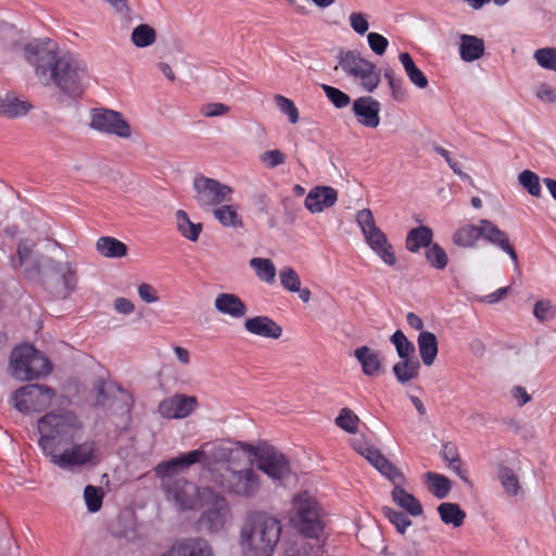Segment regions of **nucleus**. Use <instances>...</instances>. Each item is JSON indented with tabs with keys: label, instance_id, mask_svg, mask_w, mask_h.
<instances>
[{
	"label": "nucleus",
	"instance_id": "1",
	"mask_svg": "<svg viewBox=\"0 0 556 556\" xmlns=\"http://www.w3.org/2000/svg\"><path fill=\"white\" fill-rule=\"evenodd\" d=\"M24 56L35 67V74L42 85L55 84L63 92L73 96L83 91L86 66L74 54L61 51L54 41H31L25 46Z\"/></svg>",
	"mask_w": 556,
	"mask_h": 556
},
{
	"label": "nucleus",
	"instance_id": "2",
	"mask_svg": "<svg viewBox=\"0 0 556 556\" xmlns=\"http://www.w3.org/2000/svg\"><path fill=\"white\" fill-rule=\"evenodd\" d=\"M204 457L202 450H194L160 463L154 471L161 480L165 497L180 510H191L202 502V489L179 475L184 468L200 463Z\"/></svg>",
	"mask_w": 556,
	"mask_h": 556
},
{
	"label": "nucleus",
	"instance_id": "3",
	"mask_svg": "<svg viewBox=\"0 0 556 556\" xmlns=\"http://www.w3.org/2000/svg\"><path fill=\"white\" fill-rule=\"evenodd\" d=\"M281 535L280 521L262 511L250 514L239 533L243 556H273Z\"/></svg>",
	"mask_w": 556,
	"mask_h": 556
},
{
	"label": "nucleus",
	"instance_id": "4",
	"mask_svg": "<svg viewBox=\"0 0 556 556\" xmlns=\"http://www.w3.org/2000/svg\"><path fill=\"white\" fill-rule=\"evenodd\" d=\"M84 424L70 410L50 412L38 420L40 434L38 445L48 458L59 452V447L74 442L81 433Z\"/></svg>",
	"mask_w": 556,
	"mask_h": 556
},
{
	"label": "nucleus",
	"instance_id": "5",
	"mask_svg": "<svg viewBox=\"0 0 556 556\" xmlns=\"http://www.w3.org/2000/svg\"><path fill=\"white\" fill-rule=\"evenodd\" d=\"M355 450L394 484L392 500L395 504L414 517L422 514L424 510L420 502L401 486L405 480L403 473L378 448L367 444H359L355 446Z\"/></svg>",
	"mask_w": 556,
	"mask_h": 556
},
{
	"label": "nucleus",
	"instance_id": "6",
	"mask_svg": "<svg viewBox=\"0 0 556 556\" xmlns=\"http://www.w3.org/2000/svg\"><path fill=\"white\" fill-rule=\"evenodd\" d=\"M291 521L306 538L319 539L324 532V513L319 503L308 492L298 494L292 503Z\"/></svg>",
	"mask_w": 556,
	"mask_h": 556
},
{
	"label": "nucleus",
	"instance_id": "7",
	"mask_svg": "<svg viewBox=\"0 0 556 556\" xmlns=\"http://www.w3.org/2000/svg\"><path fill=\"white\" fill-rule=\"evenodd\" d=\"M50 462L64 470L74 471L83 468H93L102 460L101 445L96 440L73 443L61 453H55Z\"/></svg>",
	"mask_w": 556,
	"mask_h": 556
},
{
	"label": "nucleus",
	"instance_id": "8",
	"mask_svg": "<svg viewBox=\"0 0 556 556\" xmlns=\"http://www.w3.org/2000/svg\"><path fill=\"white\" fill-rule=\"evenodd\" d=\"M13 375L20 380H33L52 370L50 361L30 344H21L11 353Z\"/></svg>",
	"mask_w": 556,
	"mask_h": 556
},
{
	"label": "nucleus",
	"instance_id": "9",
	"mask_svg": "<svg viewBox=\"0 0 556 556\" xmlns=\"http://www.w3.org/2000/svg\"><path fill=\"white\" fill-rule=\"evenodd\" d=\"M338 58L344 73L357 80L365 91L372 92L377 89L381 74L371 61L354 50L341 51Z\"/></svg>",
	"mask_w": 556,
	"mask_h": 556
},
{
	"label": "nucleus",
	"instance_id": "10",
	"mask_svg": "<svg viewBox=\"0 0 556 556\" xmlns=\"http://www.w3.org/2000/svg\"><path fill=\"white\" fill-rule=\"evenodd\" d=\"M356 223L369 248L384 264L394 266L396 264V255L393 245L389 242L387 235L377 227L371 211L369 208L358 211L356 214Z\"/></svg>",
	"mask_w": 556,
	"mask_h": 556
},
{
	"label": "nucleus",
	"instance_id": "11",
	"mask_svg": "<svg viewBox=\"0 0 556 556\" xmlns=\"http://www.w3.org/2000/svg\"><path fill=\"white\" fill-rule=\"evenodd\" d=\"M215 482L224 491L245 498L255 496L261 486L260 476L252 467L235 470L227 465Z\"/></svg>",
	"mask_w": 556,
	"mask_h": 556
},
{
	"label": "nucleus",
	"instance_id": "12",
	"mask_svg": "<svg viewBox=\"0 0 556 556\" xmlns=\"http://www.w3.org/2000/svg\"><path fill=\"white\" fill-rule=\"evenodd\" d=\"M202 513L199 523L210 532H219L225 529L231 519V511L225 496L214 492L211 488L202 489Z\"/></svg>",
	"mask_w": 556,
	"mask_h": 556
},
{
	"label": "nucleus",
	"instance_id": "13",
	"mask_svg": "<svg viewBox=\"0 0 556 556\" xmlns=\"http://www.w3.org/2000/svg\"><path fill=\"white\" fill-rule=\"evenodd\" d=\"M194 200L203 211H212L219 204L230 202L233 189L220 181L198 175L193 179Z\"/></svg>",
	"mask_w": 556,
	"mask_h": 556
},
{
	"label": "nucleus",
	"instance_id": "14",
	"mask_svg": "<svg viewBox=\"0 0 556 556\" xmlns=\"http://www.w3.org/2000/svg\"><path fill=\"white\" fill-rule=\"evenodd\" d=\"M55 395L52 388L41 384H27L14 393V407L21 413H36L48 408Z\"/></svg>",
	"mask_w": 556,
	"mask_h": 556
},
{
	"label": "nucleus",
	"instance_id": "15",
	"mask_svg": "<svg viewBox=\"0 0 556 556\" xmlns=\"http://www.w3.org/2000/svg\"><path fill=\"white\" fill-rule=\"evenodd\" d=\"M90 127L99 132L127 139L131 136L129 124L124 119L122 113L99 108L90 112Z\"/></svg>",
	"mask_w": 556,
	"mask_h": 556
},
{
	"label": "nucleus",
	"instance_id": "16",
	"mask_svg": "<svg viewBox=\"0 0 556 556\" xmlns=\"http://www.w3.org/2000/svg\"><path fill=\"white\" fill-rule=\"evenodd\" d=\"M254 455L257 468L273 479H282L290 472L288 458L270 445L256 447Z\"/></svg>",
	"mask_w": 556,
	"mask_h": 556
},
{
	"label": "nucleus",
	"instance_id": "17",
	"mask_svg": "<svg viewBox=\"0 0 556 556\" xmlns=\"http://www.w3.org/2000/svg\"><path fill=\"white\" fill-rule=\"evenodd\" d=\"M197 407L195 396L175 394L161 401L157 410L163 418L182 419L190 416Z\"/></svg>",
	"mask_w": 556,
	"mask_h": 556
},
{
	"label": "nucleus",
	"instance_id": "18",
	"mask_svg": "<svg viewBox=\"0 0 556 556\" xmlns=\"http://www.w3.org/2000/svg\"><path fill=\"white\" fill-rule=\"evenodd\" d=\"M353 355L359 363L365 376L376 378L384 372V357L380 351L363 345L356 348Z\"/></svg>",
	"mask_w": 556,
	"mask_h": 556
},
{
	"label": "nucleus",
	"instance_id": "19",
	"mask_svg": "<svg viewBox=\"0 0 556 556\" xmlns=\"http://www.w3.org/2000/svg\"><path fill=\"white\" fill-rule=\"evenodd\" d=\"M162 556H214V552L206 540L188 538L174 543Z\"/></svg>",
	"mask_w": 556,
	"mask_h": 556
},
{
	"label": "nucleus",
	"instance_id": "20",
	"mask_svg": "<svg viewBox=\"0 0 556 556\" xmlns=\"http://www.w3.org/2000/svg\"><path fill=\"white\" fill-rule=\"evenodd\" d=\"M353 113L363 126L376 128L380 123V103L371 97H361L353 102Z\"/></svg>",
	"mask_w": 556,
	"mask_h": 556
},
{
	"label": "nucleus",
	"instance_id": "21",
	"mask_svg": "<svg viewBox=\"0 0 556 556\" xmlns=\"http://www.w3.org/2000/svg\"><path fill=\"white\" fill-rule=\"evenodd\" d=\"M338 200V192L334 188L328 186H318L309 190L305 198V207L311 213H320L325 208L331 207Z\"/></svg>",
	"mask_w": 556,
	"mask_h": 556
},
{
	"label": "nucleus",
	"instance_id": "22",
	"mask_svg": "<svg viewBox=\"0 0 556 556\" xmlns=\"http://www.w3.org/2000/svg\"><path fill=\"white\" fill-rule=\"evenodd\" d=\"M244 329L249 333L268 339H279L282 334L281 326L265 315L247 318L244 320Z\"/></svg>",
	"mask_w": 556,
	"mask_h": 556
},
{
	"label": "nucleus",
	"instance_id": "23",
	"mask_svg": "<svg viewBox=\"0 0 556 556\" xmlns=\"http://www.w3.org/2000/svg\"><path fill=\"white\" fill-rule=\"evenodd\" d=\"M482 238L506 252L514 263L518 262L517 253L509 242L508 235L488 219H482Z\"/></svg>",
	"mask_w": 556,
	"mask_h": 556
},
{
	"label": "nucleus",
	"instance_id": "24",
	"mask_svg": "<svg viewBox=\"0 0 556 556\" xmlns=\"http://www.w3.org/2000/svg\"><path fill=\"white\" fill-rule=\"evenodd\" d=\"M215 309L233 319H241L247 315L245 303L235 293H219L214 301Z\"/></svg>",
	"mask_w": 556,
	"mask_h": 556
},
{
	"label": "nucleus",
	"instance_id": "25",
	"mask_svg": "<svg viewBox=\"0 0 556 556\" xmlns=\"http://www.w3.org/2000/svg\"><path fill=\"white\" fill-rule=\"evenodd\" d=\"M211 212L214 218L224 227L240 228L243 225L237 204L226 202L217 205Z\"/></svg>",
	"mask_w": 556,
	"mask_h": 556
},
{
	"label": "nucleus",
	"instance_id": "26",
	"mask_svg": "<svg viewBox=\"0 0 556 556\" xmlns=\"http://www.w3.org/2000/svg\"><path fill=\"white\" fill-rule=\"evenodd\" d=\"M485 46L481 38L472 35H462L459 54L465 62H472L484 54Z\"/></svg>",
	"mask_w": 556,
	"mask_h": 556
},
{
	"label": "nucleus",
	"instance_id": "27",
	"mask_svg": "<svg viewBox=\"0 0 556 556\" xmlns=\"http://www.w3.org/2000/svg\"><path fill=\"white\" fill-rule=\"evenodd\" d=\"M96 249L98 253L108 258H121L127 255V245L114 237H100L97 240Z\"/></svg>",
	"mask_w": 556,
	"mask_h": 556
},
{
	"label": "nucleus",
	"instance_id": "28",
	"mask_svg": "<svg viewBox=\"0 0 556 556\" xmlns=\"http://www.w3.org/2000/svg\"><path fill=\"white\" fill-rule=\"evenodd\" d=\"M433 232L428 226H418L409 230L405 247L412 253H417L421 248H428L432 243Z\"/></svg>",
	"mask_w": 556,
	"mask_h": 556
},
{
	"label": "nucleus",
	"instance_id": "29",
	"mask_svg": "<svg viewBox=\"0 0 556 556\" xmlns=\"http://www.w3.org/2000/svg\"><path fill=\"white\" fill-rule=\"evenodd\" d=\"M419 355L426 366H431L438 355V340L434 333L421 331L417 339Z\"/></svg>",
	"mask_w": 556,
	"mask_h": 556
},
{
	"label": "nucleus",
	"instance_id": "30",
	"mask_svg": "<svg viewBox=\"0 0 556 556\" xmlns=\"http://www.w3.org/2000/svg\"><path fill=\"white\" fill-rule=\"evenodd\" d=\"M30 109L31 104L29 102L22 101L13 96L0 99V115L8 118L25 116Z\"/></svg>",
	"mask_w": 556,
	"mask_h": 556
},
{
	"label": "nucleus",
	"instance_id": "31",
	"mask_svg": "<svg viewBox=\"0 0 556 556\" xmlns=\"http://www.w3.org/2000/svg\"><path fill=\"white\" fill-rule=\"evenodd\" d=\"M420 364L416 357L402 358L393 366V372L400 383H406L418 377Z\"/></svg>",
	"mask_w": 556,
	"mask_h": 556
},
{
	"label": "nucleus",
	"instance_id": "32",
	"mask_svg": "<svg viewBox=\"0 0 556 556\" xmlns=\"http://www.w3.org/2000/svg\"><path fill=\"white\" fill-rule=\"evenodd\" d=\"M175 216L179 233L190 241H197L202 231V224L191 222L184 210H178Z\"/></svg>",
	"mask_w": 556,
	"mask_h": 556
},
{
	"label": "nucleus",
	"instance_id": "33",
	"mask_svg": "<svg viewBox=\"0 0 556 556\" xmlns=\"http://www.w3.org/2000/svg\"><path fill=\"white\" fill-rule=\"evenodd\" d=\"M399 59L410 83L420 89H425L428 86V78L422 71L416 66L409 53L402 52Z\"/></svg>",
	"mask_w": 556,
	"mask_h": 556
},
{
	"label": "nucleus",
	"instance_id": "34",
	"mask_svg": "<svg viewBox=\"0 0 556 556\" xmlns=\"http://www.w3.org/2000/svg\"><path fill=\"white\" fill-rule=\"evenodd\" d=\"M482 236V224L479 226L466 225L457 229L453 235V242L462 248L473 247Z\"/></svg>",
	"mask_w": 556,
	"mask_h": 556
},
{
	"label": "nucleus",
	"instance_id": "35",
	"mask_svg": "<svg viewBox=\"0 0 556 556\" xmlns=\"http://www.w3.org/2000/svg\"><path fill=\"white\" fill-rule=\"evenodd\" d=\"M438 513L445 525H452L455 528L460 527L466 518V513L454 503H441Z\"/></svg>",
	"mask_w": 556,
	"mask_h": 556
},
{
	"label": "nucleus",
	"instance_id": "36",
	"mask_svg": "<svg viewBox=\"0 0 556 556\" xmlns=\"http://www.w3.org/2000/svg\"><path fill=\"white\" fill-rule=\"evenodd\" d=\"M497 478L502 488L508 496L518 495L521 486L517 475L507 466H500L497 469Z\"/></svg>",
	"mask_w": 556,
	"mask_h": 556
},
{
	"label": "nucleus",
	"instance_id": "37",
	"mask_svg": "<svg viewBox=\"0 0 556 556\" xmlns=\"http://www.w3.org/2000/svg\"><path fill=\"white\" fill-rule=\"evenodd\" d=\"M250 266L255 270L256 276L267 283H273L276 277V267L268 258L253 257Z\"/></svg>",
	"mask_w": 556,
	"mask_h": 556
},
{
	"label": "nucleus",
	"instance_id": "38",
	"mask_svg": "<svg viewBox=\"0 0 556 556\" xmlns=\"http://www.w3.org/2000/svg\"><path fill=\"white\" fill-rule=\"evenodd\" d=\"M156 40V31L148 24H140L131 33V41L138 48L152 46Z\"/></svg>",
	"mask_w": 556,
	"mask_h": 556
},
{
	"label": "nucleus",
	"instance_id": "39",
	"mask_svg": "<svg viewBox=\"0 0 556 556\" xmlns=\"http://www.w3.org/2000/svg\"><path fill=\"white\" fill-rule=\"evenodd\" d=\"M427 480L429 483V491L438 498H444L451 491V481L435 472H428Z\"/></svg>",
	"mask_w": 556,
	"mask_h": 556
},
{
	"label": "nucleus",
	"instance_id": "40",
	"mask_svg": "<svg viewBox=\"0 0 556 556\" xmlns=\"http://www.w3.org/2000/svg\"><path fill=\"white\" fill-rule=\"evenodd\" d=\"M391 343L394 345L399 357L409 358L415 357V345L409 341L402 330H396L390 338Z\"/></svg>",
	"mask_w": 556,
	"mask_h": 556
},
{
	"label": "nucleus",
	"instance_id": "41",
	"mask_svg": "<svg viewBox=\"0 0 556 556\" xmlns=\"http://www.w3.org/2000/svg\"><path fill=\"white\" fill-rule=\"evenodd\" d=\"M425 255L429 265L438 270H443L447 266V254L438 243H431L427 248Z\"/></svg>",
	"mask_w": 556,
	"mask_h": 556
},
{
	"label": "nucleus",
	"instance_id": "42",
	"mask_svg": "<svg viewBox=\"0 0 556 556\" xmlns=\"http://www.w3.org/2000/svg\"><path fill=\"white\" fill-rule=\"evenodd\" d=\"M381 511L401 534H404L406 530L412 526L410 519L402 511H397L388 506H383Z\"/></svg>",
	"mask_w": 556,
	"mask_h": 556
},
{
	"label": "nucleus",
	"instance_id": "43",
	"mask_svg": "<svg viewBox=\"0 0 556 556\" xmlns=\"http://www.w3.org/2000/svg\"><path fill=\"white\" fill-rule=\"evenodd\" d=\"M383 76L388 80L393 99L397 102L405 101L407 98V90L403 86V79L397 77L392 68H387Z\"/></svg>",
	"mask_w": 556,
	"mask_h": 556
},
{
	"label": "nucleus",
	"instance_id": "44",
	"mask_svg": "<svg viewBox=\"0 0 556 556\" xmlns=\"http://www.w3.org/2000/svg\"><path fill=\"white\" fill-rule=\"evenodd\" d=\"M104 492L100 486L87 485L84 490V498L87 508L91 513H97L102 507Z\"/></svg>",
	"mask_w": 556,
	"mask_h": 556
},
{
	"label": "nucleus",
	"instance_id": "45",
	"mask_svg": "<svg viewBox=\"0 0 556 556\" xmlns=\"http://www.w3.org/2000/svg\"><path fill=\"white\" fill-rule=\"evenodd\" d=\"M358 422V416L348 407L342 408L336 418V425L349 433L357 431Z\"/></svg>",
	"mask_w": 556,
	"mask_h": 556
},
{
	"label": "nucleus",
	"instance_id": "46",
	"mask_svg": "<svg viewBox=\"0 0 556 556\" xmlns=\"http://www.w3.org/2000/svg\"><path fill=\"white\" fill-rule=\"evenodd\" d=\"M54 270L61 275L65 288L72 291L77 282L75 266L70 262H58L54 265Z\"/></svg>",
	"mask_w": 556,
	"mask_h": 556
},
{
	"label": "nucleus",
	"instance_id": "47",
	"mask_svg": "<svg viewBox=\"0 0 556 556\" xmlns=\"http://www.w3.org/2000/svg\"><path fill=\"white\" fill-rule=\"evenodd\" d=\"M520 185L533 197H540L541 185L539 176L532 170L526 169L518 176Z\"/></svg>",
	"mask_w": 556,
	"mask_h": 556
},
{
	"label": "nucleus",
	"instance_id": "48",
	"mask_svg": "<svg viewBox=\"0 0 556 556\" xmlns=\"http://www.w3.org/2000/svg\"><path fill=\"white\" fill-rule=\"evenodd\" d=\"M279 279L282 288L289 292H295L301 286V279L292 267H283L279 271Z\"/></svg>",
	"mask_w": 556,
	"mask_h": 556
},
{
	"label": "nucleus",
	"instance_id": "49",
	"mask_svg": "<svg viewBox=\"0 0 556 556\" xmlns=\"http://www.w3.org/2000/svg\"><path fill=\"white\" fill-rule=\"evenodd\" d=\"M274 101L278 109L288 116L291 124H296L299 122V111L292 100L285 96L276 94Z\"/></svg>",
	"mask_w": 556,
	"mask_h": 556
},
{
	"label": "nucleus",
	"instance_id": "50",
	"mask_svg": "<svg viewBox=\"0 0 556 556\" xmlns=\"http://www.w3.org/2000/svg\"><path fill=\"white\" fill-rule=\"evenodd\" d=\"M533 315L541 323L552 320L556 316V306L549 300H540L534 305Z\"/></svg>",
	"mask_w": 556,
	"mask_h": 556
},
{
	"label": "nucleus",
	"instance_id": "51",
	"mask_svg": "<svg viewBox=\"0 0 556 556\" xmlns=\"http://www.w3.org/2000/svg\"><path fill=\"white\" fill-rule=\"evenodd\" d=\"M534 59L540 66L556 72V49L543 48L534 52Z\"/></svg>",
	"mask_w": 556,
	"mask_h": 556
},
{
	"label": "nucleus",
	"instance_id": "52",
	"mask_svg": "<svg viewBox=\"0 0 556 556\" xmlns=\"http://www.w3.org/2000/svg\"><path fill=\"white\" fill-rule=\"evenodd\" d=\"M321 88L325 91L329 101L336 108L343 109L350 104L351 99H350L349 94L341 91L340 89L332 87V86H328V85H323Z\"/></svg>",
	"mask_w": 556,
	"mask_h": 556
},
{
	"label": "nucleus",
	"instance_id": "53",
	"mask_svg": "<svg viewBox=\"0 0 556 556\" xmlns=\"http://www.w3.org/2000/svg\"><path fill=\"white\" fill-rule=\"evenodd\" d=\"M260 160L267 168H274L286 162V154L275 149L263 153Z\"/></svg>",
	"mask_w": 556,
	"mask_h": 556
},
{
	"label": "nucleus",
	"instance_id": "54",
	"mask_svg": "<svg viewBox=\"0 0 556 556\" xmlns=\"http://www.w3.org/2000/svg\"><path fill=\"white\" fill-rule=\"evenodd\" d=\"M367 40L372 52L378 55H382L389 46L388 39L378 33H369Z\"/></svg>",
	"mask_w": 556,
	"mask_h": 556
},
{
	"label": "nucleus",
	"instance_id": "55",
	"mask_svg": "<svg viewBox=\"0 0 556 556\" xmlns=\"http://www.w3.org/2000/svg\"><path fill=\"white\" fill-rule=\"evenodd\" d=\"M230 111V108L224 103H207L202 105L200 112L205 117H216L226 115Z\"/></svg>",
	"mask_w": 556,
	"mask_h": 556
},
{
	"label": "nucleus",
	"instance_id": "56",
	"mask_svg": "<svg viewBox=\"0 0 556 556\" xmlns=\"http://www.w3.org/2000/svg\"><path fill=\"white\" fill-rule=\"evenodd\" d=\"M321 554L323 547L319 544L303 543L293 553L287 554V556H321Z\"/></svg>",
	"mask_w": 556,
	"mask_h": 556
},
{
	"label": "nucleus",
	"instance_id": "57",
	"mask_svg": "<svg viewBox=\"0 0 556 556\" xmlns=\"http://www.w3.org/2000/svg\"><path fill=\"white\" fill-rule=\"evenodd\" d=\"M350 23L353 30L359 35H364L368 30V22L363 13L353 12L350 15Z\"/></svg>",
	"mask_w": 556,
	"mask_h": 556
},
{
	"label": "nucleus",
	"instance_id": "58",
	"mask_svg": "<svg viewBox=\"0 0 556 556\" xmlns=\"http://www.w3.org/2000/svg\"><path fill=\"white\" fill-rule=\"evenodd\" d=\"M138 294L146 303H155L160 300L156 289L149 283H141L138 287Z\"/></svg>",
	"mask_w": 556,
	"mask_h": 556
},
{
	"label": "nucleus",
	"instance_id": "59",
	"mask_svg": "<svg viewBox=\"0 0 556 556\" xmlns=\"http://www.w3.org/2000/svg\"><path fill=\"white\" fill-rule=\"evenodd\" d=\"M34 243L28 240H24L18 244L17 248V264L13 260V266H22L30 256L34 248Z\"/></svg>",
	"mask_w": 556,
	"mask_h": 556
},
{
	"label": "nucleus",
	"instance_id": "60",
	"mask_svg": "<svg viewBox=\"0 0 556 556\" xmlns=\"http://www.w3.org/2000/svg\"><path fill=\"white\" fill-rule=\"evenodd\" d=\"M514 400L517 401L518 406H523L531 401V395L527 392L526 388L521 386H514L510 390Z\"/></svg>",
	"mask_w": 556,
	"mask_h": 556
},
{
	"label": "nucleus",
	"instance_id": "61",
	"mask_svg": "<svg viewBox=\"0 0 556 556\" xmlns=\"http://www.w3.org/2000/svg\"><path fill=\"white\" fill-rule=\"evenodd\" d=\"M433 150L440 154L442 157H444V160L446 161V163L448 164V166L453 169V172L456 174V175H462V170L459 168V165L458 163L451 157V153L444 149L443 147L441 146H438V144H434L433 146Z\"/></svg>",
	"mask_w": 556,
	"mask_h": 556
},
{
	"label": "nucleus",
	"instance_id": "62",
	"mask_svg": "<svg viewBox=\"0 0 556 556\" xmlns=\"http://www.w3.org/2000/svg\"><path fill=\"white\" fill-rule=\"evenodd\" d=\"M508 292H509V287H502V288H498L496 291L484 295L481 299V301L489 303V304H494V303H497L501 300H503L508 294Z\"/></svg>",
	"mask_w": 556,
	"mask_h": 556
},
{
	"label": "nucleus",
	"instance_id": "63",
	"mask_svg": "<svg viewBox=\"0 0 556 556\" xmlns=\"http://www.w3.org/2000/svg\"><path fill=\"white\" fill-rule=\"evenodd\" d=\"M114 308L121 314L128 315L135 311V305L126 298H117L114 301Z\"/></svg>",
	"mask_w": 556,
	"mask_h": 556
},
{
	"label": "nucleus",
	"instance_id": "64",
	"mask_svg": "<svg viewBox=\"0 0 556 556\" xmlns=\"http://www.w3.org/2000/svg\"><path fill=\"white\" fill-rule=\"evenodd\" d=\"M536 97L545 102H554L556 101V92L553 88L542 85L536 90Z\"/></svg>",
	"mask_w": 556,
	"mask_h": 556
}]
</instances>
